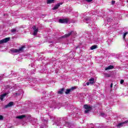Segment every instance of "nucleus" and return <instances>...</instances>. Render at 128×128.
<instances>
[{
	"mask_svg": "<svg viewBox=\"0 0 128 128\" xmlns=\"http://www.w3.org/2000/svg\"><path fill=\"white\" fill-rule=\"evenodd\" d=\"M24 48H26V46H22L18 49H13L11 50V52H24Z\"/></svg>",
	"mask_w": 128,
	"mask_h": 128,
	"instance_id": "nucleus-1",
	"label": "nucleus"
},
{
	"mask_svg": "<svg viewBox=\"0 0 128 128\" xmlns=\"http://www.w3.org/2000/svg\"><path fill=\"white\" fill-rule=\"evenodd\" d=\"M59 22L60 24H68V18L59 19Z\"/></svg>",
	"mask_w": 128,
	"mask_h": 128,
	"instance_id": "nucleus-2",
	"label": "nucleus"
},
{
	"mask_svg": "<svg viewBox=\"0 0 128 128\" xmlns=\"http://www.w3.org/2000/svg\"><path fill=\"white\" fill-rule=\"evenodd\" d=\"M10 40V38H6L3 40H0V44H4L6 42H8Z\"/></svg>",
	"mask_w": 128,
	"mask_h": 128,
	"instance_id": "nucleus-3",
	"label": "nucleus"
},
{
	"mask_svg": "<svg viewBox=\"0 0 128 128\" xmlns=\"http://www.w3.org/2000/svg\"><path fill=\"white\" fill-rule=\"evenodd\" d=\"M32 28L34 30V36H36L38 34V28H36V26H34L32 27Z\"/></svg>",
	"mask_w": 128,
	"mask_h": 128,
	"instance_id": "nucleus-4",
	"label": "nucleus"
},
{
	"mask_svg": "<svg viewBox=\"0 0 128 128\" xmlns=\"http://www.w3.org/2000/svg\"><path fill=\"white\" fill-rule=\"evenodd\" d=\"M61 4H62V3L60 2L56 4L54 8H52V10H58V8L60 6Z\"/></svg>",
	"mask_w": 128,
	"mask_h": 128,
	"instance_id": "nucleus-5",
	"label": "nucleus"
},
{
	"mask_svg": "<svg viewBox=\"0 0 128 128\" xmlns=\"http://www.w3.org/2000/svg\"><path fill=\"white\" fill-rule=\"evenodd\" d=\"M14 106V102H10L8 104L4 106L5 108H10V106Z\"/></svg>",
	"mask_w": 128,
	"mask_h": 128,
	"instance_id": "nucleus-6",
	"label": "nucleus"
},
{
	"mask_svg": "<svg viewBox=\"0 0 128 128\" xmlns=\"http://www.w3.org/2000/svg\"><path fill=\"white\" fill-rule=\"evenodd\" d=\"M64 92V88H62L59 90L58 92V94H62Z\"/></svg>",
	"mask_w": 128,
	"mask_h": 128,
	"instance_id": "nucleus-7",
	"label": "nucleus"
},
{
	"mask_svg": "<svg viewBox=\"0 0 128 128\" xmlns=\"http://www.w3.org/2000/svg\"><path fill=\"white\" fill-rule=\"evenodd\" d=\"M8 93H4V94H2L1 96H0V98L1 99V100H4V97L6 96H8Z\"/></svg>",
	"mask_w": 128,
	"mask_h": 128,
	"instance_id": "nucleus-8",
	"label": "nucleus"
},
{
	"mask_svg": "<svg viewBox=\"0 0 128 128\" xmlns=\"http://www.w3.org/2000/svg\"><path fill=\"white\" fill-rule=\"evenodd\" d=\"M84 108H85L86 110H92V106L88 104H84Z\"/></svg>",
	"mask_w": 128,
	"mask_h": 128,
	"instance_id": "nucleus-9",
	"label": "nucleus"
},
{
	"mask_svg": "<svg viewBox=\"0 0 128 128\" xmlns=\"http://www.w3.org/2000/svg\"><path fill=\"white\" fill-rule=\"evenodd\" d=\"M72 34V31L70 32L68 34H64L63 36H62V38H68V36H70Z\"/></svg>",
	"mask_w": 128,
	"mask_h": 128,
	"instance_id": "nucleus-10",
	"label": "nucleus"
},
{
	"mask_svg": "<svg viewBox=\"0 0 128 128\" xmlns=\"http://www.w3.org/2000/svg\"><path fill=\"white\" fill-rule=\"evenodd\" d=\"M26 115H21L16 116V118H19L20 120H22V118H26Z\"/></svg>",
	"mask_w": 128,
	"mask_h": 128,
	"instance_id": "nucleus-11",
	"label": "nucleus"
},
{
	"mask_svg": "<svg viewBox=\"0 0 128 128\" xmlns=\"http://www.w3.org/2000/svg\"><path fill=\"white\" fill-rule=\"evenodd\" d=\"M114 68V66L110 65L105 68V70H112Z\"/></svg>",
	"mask_w": 128,
	"mask_h": 128,
	"instance_id": "nucleus-12",
	"label": "nucleus"
},
{
	"mask_svg": "<svg viewBox=\"0 0 128 128\" xmlns=\"http://www.w3.org/2000/svg\"><path fill=\"white\" fill-rule=\"evenodd\" d=\"M47 4H54V0H47Z\"/></svg>",
	"mask_w": 128,
	"mask_h": 128,
	"instance_id": "nucleus-13",
	"label": "nucleus"
},
{
	"mask_svg": "<svg viewBox=\"0 0 128 128\" xmlns=\"http://www.w3.org/2000/svg\"><path fill=\"white\" fill-rule=\"evenodd\" d=\"M96 48H98L97 45H94L90 47L91 50H96Z\"/></svg>",
	"mask_w": 128,
	"mask_h": 128,
	"instance_id": "nucleus-14",
	"label": "nucleus"
},
{
	"mask_svg": "<svg viewBox=\"0 0 128 128\" xmlns=\"http://www.w3.org/2000/svg\"><path fill=\"white\" fill-rule=\"evenodd\" d=\"M89 82H90V84H94V78H91L89 80Z\"/></svg>",
	"mask_w": 128,
	"mask_h": 128,
	"instance_id": "nucleus-15",
	"label": "nucleus"
},
{
	"mask_svg": "<svg viewBox=\"0 0 128 128\" xmlns=\"http://www.w3.org/2000/svg\"><path fill=\"white\" fill-rule=\"evenodd\" d=\"M124 124H126V122H120V123H119L118 125H117V126L118 128H120V126H124Z\"/></svg>",
	"mask_w": 128,
	"mask_h": 128,
	"instance_id": "nucleus-16",
	"label": "nucleus"
},
{
	"mask_svg": "<svg viewBox=\"0 0 128 128\" xmlns=\"http://www.w3.org/2000/svg\"><path fill=\"white\" fill-rule=\"evenodd\" d=\"M70 92H72L70 88H68L66 90V92H65V94H70Z\"/></svg>",
	"mask_w": 128,
	"mask_h": 128,
	"instance_id": "nucleus-17",
	"label": "nucleus"
},
{
	"mask_svg": "<svg viewBox=\"0 0 128 128\" xmlns=\"http://www.w3.org/2000/svg\"><path fill=\"white\" fill-rule=\"evenodd\" d=\"M90 110H92V109H86L84 111V113L88 114V112H90Z\"/></svg>",
	"mask_w": 128,
	"mask_h": 128,
	"instance_id": "nucleus-18",
	"label": "nucleus"
},
{
	"mask_svg": "<svg viewBox=\"0 0 128 128\" xmlns=\"http://www.w3.org/2000/svg\"><path fill=\"white\" fill-rule=\"evenodd\" d=\"M128 34V32H126L125 33H124V35H123V38L124 40H126V34Z\"/></svg>",
	"mask_w": 128,
	"mask_h": 128,
	"instance_id": "nucleus-19",
	"label": "nucleus"
},
{
	"mask_svg": "<svg viewBox=\"0 0 128 128\" xmlns=\"http://www.w3.org/2000/svg\"><path fill=\"white\" fill-rule=\"evenodd\" d=\"M12 32H16V30L13 28L11 30Z\"/></svg>",
	"mask_w": 128,
	"mask_h": 128,
	"instance_id": "nucleus-20",
	"label": "nucleus"
},
{
	"mask_svg": "<svg viewBox=\"0 0 128 128\" xmlns=\"http://www.w3.org/2000/svg\"><path fill=\"white\" fill-rule=\"evenodd\" d=\"M4 120V116L0 115V120Z\"/></svg>",
	"mask_w": 128,
	"mask_h": 128,
	"instance_id": "nucleus-21",
	"label": "nucleus"
},
{
	"mask_svg": "<svg viewBox=\"0 0 128 128\" xmlns=\"http://www.w3.org/2000/svg\"><path fill=\"white\" fill-rule=\"evenodd\" d=\"M76 87H72L70 88V90H71V92H72V90H76Z\"/></svg>",
	"mask_w": 128,
	"mask_h": 128,
	"instance_id": "nucleus-22",
	"label": "nucleus"
},
{
	"mask_svg": "<svg viewBox=\"0 0 128 128\" xmlns=\"http://www.w3.org/2000/svg\"><path fill=\"white\" fill-rule=\"evenodd\" d=\"M124 82V80H121L120 82V83L121 84H122Z\"/></svg>",
	"mask_w": 128,
	"mask_h": 128,
	"instance_id": "nucleus-23",
	"label": "nucleus"
},
{
	"mask_svg": "<svg viewBox=\"0 0 128 128\" xmlns=\"http://www.w3.org/2000/svg\"><path fill=\"white\" fill-rule=\"evenodd\" d=\"M112 4H116V1H114V0H112Z\"/></svg>",
	"mask_w": 128,
	"mask_h": 128,
	"instance_id": "nucleus-24",
	"label": "nucleus"
},
{
	"mask_svg": "<svg viewBox=\"0 0 128 128\" xmlns=\"http://www.w3.org/2000/svg\"><path fill=\"white\" fill-rule=\"evenodd\" d=\"M86 2H92V0H86Z\"/></svg>",
	"mask_w": 128,
	"mask_h": 128,
	"instance_id": "nucleus-25",
	"label": "nucleus"
},
{
	"mask_svg": "<svg viewBox=\"0 0 128 128\" xmlns=\"http://www.w3.org/2000/svg\"><path fill=\"white\" fill-rule=\"evenodd\" d=\"M112 86H114V84L112 83H111L110 86V88H112Z\"/></svg>",
	"mask_w": 128,
	"mask_h": 128,
	"instance_id": "nucleus-26",
	"label": "nucleus"
},
{
	"mask_svg": "<svg viewBox=\"0 0 128 128\" xmlns=\"http://www.w3.org/2000/svg\"><path fill=\"white\" fill-rule=\"evenodd\" d=\"M90 82H86V84H87L88 86H90Z\"/></svg>",
	"mask_w": 128,
	"mask_h": 128,
	"instance_id": "nucleus-27",
	"label": "nucleus"
},
{
	"mask_svg": "<svg viewBox=\"0 0 128 128\" xmlns=\"http://www.w3.org/2000/svg\"><path fill=\"white\" fill-rule=\"evenodd\" d=\"M124 122H125V124H128V120L124 121Z\"/></svg>",
	"mask_w": 128,
	"mask_h": 128,
	"instance_id": "nucleus-28",
	"label": "nucleus"
},
{
	"mask_svg": "<svg viewBox=\"0 0 128 128\" xmlns=\"http://www.w3.org/2000/svg\"><path fill=\"white\" fill-rule=\"evenodd\" d=\"M8 86V88H10V86Z\"/></svg>",
	"mask_w": 128,
	"mask_h": 128,
	"instance_id": "nucleus-29",
	"label": "nucleus"
},
{
	"mask_svg": "<svg viewBox=\"0 0 128 128\" xmlns=\"http://www.w3.org/2000/svg\"><path fill=\"white\" fill-rule=\"evenodd\" d=\"M8 86V88H10V86Z\"/></svg>",
	"mask_w": 128,
	"mask_h": 128,
	"instance_id": "nucleus-30",
	"label": "nucleus"
},
{
	"mask_svg": "<svg viewBox=\"0 0 128 128\" xmlns=\"http://www.w3.org/2000/svg\"><path fill=\"white\" fill-rule=\"evenodd\" d=\"M9 128H12V127H10Z\"/></svg>",
	"mask_w": 128,
	"mask_h": 128,
	"instance_id": "nucleus-31",
	"label": "nucleus"
},
{
	"mask_svg": "<svg viewBox=\"0 0 128 128\" xmlns=\"http://www.w3.org/2000/svg\"><path fill=\"white\" fill-rule=\"evenodd\" d=\"M101 114H102V113Z\"/></svg>",
	"mask_w": 128,
	"mask_h": 128,
	"instance_id": "nucleus-32",
	"label": "nucleus"
}]
</instances>
